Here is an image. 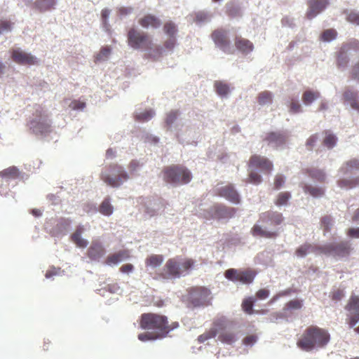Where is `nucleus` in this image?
Instances as JSON below:
<instances>
[{"instance_id":"obj_44","label":"nucleus","mask_w":359,"mask_h":359,"mask_svg":"<svg viewBox=\"0 0 359 359\" xmlns=\"http://www.w3.org/2000/svg\"><path fill=\"white\" fill-rule=\"evenodd\" d=\"M0 176L8 178H17L18 177V170L13 166L0 172Z\"/></svg>"},{"instance_id":"obj_41","label":"nucleus","mask_w":359,"mask_h":359,"mask_svg":"<svg viewBox=\"0 0 359 359\" xmlns=\"http://www.w3.org/2000/svg\"><path fill=\"white\" fill-rule=\"evenodd\" d=\"M164 32L169 36V37H175L177 32V27L172 21L166 22L163 25Z\"/></svg>"},{"instance_id":"obj_42","label":"nucleus","mask_w":359,"mask_h":359,"mask_svg":"<svg viewBox=\"0 0 359 359\" xmlns=\"http://www.w3.org/2000/svg\"><path fill=\"white\" fill-rule=\"evenodd\" d=\"M111 53V48L109 46L102 47L95 57V62L106 60Z\"/></svg>"},{"instance_id":"obj_46","label":"nucleus","mask_w":359,"mask_h":359,"mask_svg":"<svg viewBox=\"0 0 359 359\" xmlns=\"http://www.w3.org/2000/svg\"><path fill=\"white\" fill-rule=\"evenodd\" d=\"M154 115V111L150 109L137 114L135 117L137 121L144 122L150 120Z\"/></svg>"},{"instance_id":"obj_60","label":"nucleus","mask_w":359,"mask_h":359,"mask_svg":"<svg viewBox=\"0 0 359 359\" xmlns=\"http://www.w3.org/2000/svg\"><path fill=\"white\" fill-rule=\"evenodd\" d=\"M226 13L227 15L231 18H234L240 15L239 8L233 6L227 8Z\"/></svg>"},{"instance_id":"obj_47","label":"nucleus","mask_w":359,"mask_h":359,"mask_svg":"<svg viewBox=\"0 0 359 359\" xmlns=\"http://www.w3.org/2000/svg\"><path fill=\"white\" fill-rule=\"evenodd\" d=\"M255 301V299L250 297L243 302L242 308L245 313L248 314H252L253 313L252 308Z\"/></svg>"},{"instance_id":"obj_6","label":"nucleus","mask_w":359,"mask_h":359,"mask_svg":"<svg viewBox=\"0 0 359 359\" xmlns=\"http://www.w3.org/2000/svg\"><path fill=\"white\" fill-rule=\"evenodd\" d=\"M33 116L34 118L29 123V128L33 133L46 135L51 132L50 123L48 121V116L45 114L42 107L36 106Z\"/></svg>"},{"instance_id":"obj_45","label":"nucleus","mask_w":359,"mask_h":359,"mask_svg":"<svg viewBox=\"0 0 359 359\" xmlns=\"http://www.w3.org/2000/svg\"><path fill=\"white\" fill-rule=\"evenodd\" d=\"M291 195L289 192L285 191V192H280L275 201V204L277 206H281L286 205L287 203V201L290 198Z\"/></svg>"},{"instance_id":"obj_39","label":"nucleus","mask_w":359,"mask_h":359,"mask_svg":"<svg viewBox=\"0 0 359 359\" xmlns=\"http://www.w3.org/2000/svg\"><path fill=\"white\" fill-rule=\"evenodd\" d=\"M113 206L110 203L109 198H106L103 200L99 207V212L105 216H109L113 213Z\"/></svg>"},{"instance_id":"obj_48","label":"nucleus","mask_w":359,"mask_h":359,"mask_svg":"<svg viewBox=\"0 0 359 359\" xmlns=\"http://www.w3.org/2000/svg\"><path fill=\"white\" fill-rule=\"evenodd\" d=\"M344 13H346V20L348 22L359 25V12L351 11Z\"/></svg>"},{"instance_id":"obj_50","label":"nucleus","mask_w":359,"mask_h":359,"mask_svg":"<svg viewBox=\"0 0 359 359\" xmlns=\"http://www.w3.org/2000/svg\"><path fill=\"white\" fill-rule=\"evenodd\" d=\"M302 301L295 299L286 304V307L290 310L300 309L302 307Z\"/></svg>"},{"instance_id":"obj_8","label":"nucleus","mask_w":359,"mask_h":359,"mask_svg":"<svg viewBox=\"0 0 359 359\" xmlns=\"http://www.w3.org/2000/svg\"><path fill=\"white\" fill-rule=\"evenodd\" d=\"M351 50L356 53L359 52V41L358 39H352L341 44L336 55L337 65L338 67H346L348 66Z\"/></svg>"},{"instance_id":"obj_13","label":"nucleus","mask_w":359,"mask_h":359,"mask_svg":"<svg viewBox=\"0 0 359 359\" xmlns=\"http://www.w3.org/2000/svg\"><path fill=\"white\" fill-rule=\"evenodd\" d=\"M11 58L17 64L21 65H34L37 64V59L20 48H13L11 50Z\"/></svg>"},{"instance_id":"obj_54","label":"nucleus","mask_w":359,"mask_h":359,"mask_svg":"<svg viewBox=\"0 0 359 359\" xmlns=\"http://www.w3.org/2000/svg\"><path fill=\"white\" fill-rule=\"evenodd\" d=\"M318 140V134L311 135L306 142V146L309 150H312L316 143Z\"/></svg>"},{"instance_id":"obj_27","label":"nucleus","mask_w":359,"mask_h":359,"mask_svg":"<svg viewBox=\"0 0 359 359\" xmlns=\"http://www.w3.org/2000/svg\"><path fill=\"white\" fill-rule=\"evenodd\" d=\"M236 48L243 53H248L253 50V44L248 39L237 36L234 39Z\"/></svg>"},{"instance_id":"obj_64","label":"nucleus","mask_w":359,"mask_h":359,"mask_svg":"<svg viewBox=\"0 0 359 359\" xmlns=\"http://www.w3.org/2000/svg\"><path fill=\"white\" fill-rule=\"evenodd\" d=\"M347 235L351 238H359V227L349 229L347 231Z\"/></svg>"},{"instance_id":"obj_23","label":"nucleus","mask_w":359,"mask_h":359,"mask_svg":"<svg viewBox=\"0 0 359 359\" xmlns=\"http://www.w3.org/2000/svg\"><path fill=\"white\" fill-rule=\"evenodd\" d=\"M139 25L143 28L158 29L161 26V20L153 14H147L138 20Z\"/></svg>"},{"instance_id":"obj_43","label":"nucleus","mask_w":359,"mask_h":359,"mask_svg":"<svg viewBox=\"0 0 359 359\" xmlns=\"http://www.w3.org/2000/svg\"><path fill=\"white\" fill-rule=\"evenodd\" d=\"M337 32L334 29H325L320 35V39L323 41H330L336 39Z\"/></svg>"},{"instance_id":"obj_30","label":"nucleus","mask_w":359,"mask_h":359,"mask_svg":"<svg viewBox=\"0 0 359 359\" xmlns=\"http://www.w3.org/2000/svg\"><path fill=\"white\" fill-rule=\"evenodd\" d=\"M302 187L305 194H309L314 198L321 197L325 194L323 187H315L308 184H302Z\"/></svg>"},{"instance_id":"obj_58","label":"nucleus","mask_w":359,"mask_h":359,"mask_svg":"<svg viewBox=\"0 0 359 359\" xmlns=\"http://www.w3.org/2000/svg\"><path fill=\"white\" fill-rule=\"evenodd\" d=\"M69 107L74 110L83 109L86 107V103L84 102L75 100L70 103Z\"/></svg>"},{"instance_id":"obj_25","label":"nucleus","mask_w":359,"mask_h":359,"mask_svg":"<svg viewBox=\"0 0 359 359\" xmlns=\"http://www.w3.org/2000/svg\"><path fill=\"white\" fill-rule=\"evenodd\" d=\"M322 245H312L310 243H304L300 245L295 251V254L297 257H303L306 256L309 253H315L316 255H323L320 249Z\"/></svg>"},{"instance_id":"obj_38","label":"nucleus","mask_w":359,"mask_h":359,"mask_svg":"<svg viewBox=\"0 0 359 359\" xmlns=\"http://www.w3.org/2000/svg\"><path fill=\"white\" fill-rule=\"evenodd\" d=\"M339 187L342 189H353L358 186L359 184V177L351 179V180H346V179H342L339 180L337 182Z\"/></svg>"},{"instance_id":"obj_51","label":"nucleus","mask_w":359,"mask_h":359,"mask_svg":"<svg viewBox=\"0 0 359 359\" xmlns=\"http://www.w3.org/2000/svg\"><path fill=\"white\" fill-rule=\"evenodd\" d=\"M176 41L175 37H169V39L165 40L163 43L164 49L168 51H172L175 46Z\"/></svg>"},{"instance_id":"obj_53","label":"nucleus","mask_w":359,"mask_h":359,"mask_svg":"<svg viewBox=\"0 0 359 359\" xmlns=\"http://www.w3.org/2000/svg\"><path fill=\"white\" fill-rule=\"evenodd\" d=\"M179 112L177 110L170 111L166 116V124L168 126L172 125L177 118Z\"/></svg>"},{"instance_id":"obj_62","label":"nucleus","mask_w":359,"mask_h":359,"mask_svg":"<svg viewBox=\"0 0 359 359\" xmlns=\"http://www.w3.org/2000/svg\"><path fill=\"white\" fill-rule=\"evenodd\" d=\"M60 268L52 267L46 271L45 277L46 278H49L54 276H57L60 273Z\"/></svg>"},{"instance_id":"obj_55","label":"nucleus","mask_w":359,"mask_h":359,"mask_svg":"<svg viewBox=\"0 0 359 359\" xmlns=\"http://www.w3.org/2000/svg\"><path fill=\"white\" fill-rule=\"evenodd\" d=\"M12 28V23L6 20L0 19V34L11 31Z\"/></svg>"},{"instance_id":"obj_37","label":"nucleus","mask_w":359,"mask_h":359,"mask_svg":"<svg viewBox=\"0 0 359 359\" xmlns=\"http://www.w3.org/2000/svg\"><path fill=\"white\" fill-rule=\"evenodd\" d=\"M323 134L325 135V138L323 141V145L328 149L333 148L336 145L337 141V137L329 130H325Z\"/></svg>"},{"instance_id":"obj_28","label":"nucleus","mask_w":359,"mask_h":359,"mask_svg":"<svg viewBox=\"0 0 359 359\" xmlns=\"http://www.w3.org/2000/svg\"><path fill=\"white\" fill-rule=\"evenodd\" d=\"M83 231V226L79 225L76 227L75 231L71 236L72 241L76 245V246L82 248H86L88 244V242L81 237Z\"/></svg>"},{"instance_id":"obj_17","label":"nucleus","mask_w":359,"mask_h":359,"mask_svg":"<svg viewBox=\"0 0 359 359\" xmlns=\"http://www.w3.org/2000/svg\"><path fill=\"white\" fill-rule=\"evenodd\" d=\"M207 296L206 290L203 287H193L189 291L187 300L192 306H199L203 304Z\"/></svg>"},{"instance_id":"obj_2","label":"nucleus","mask_w":359,"mask_h":359,"mask_svg":"<svg viewBox=\"0 0 359 359\" xmlns=\"http://www.w3.org/2000/svg\"><path fill=\"white\" fill-rule=\"evenodd\" d=\"M330 341V334L324 329L317 326L308 327L297 341V346L303 351H310L315 347H323Z\"/></svg>"},{"instance_id":"obj_15","label":"nucleus","mask_w":359,"mask_h":359,"mask_svg":"<svg viewBox=\"0 0 359 359\" xmlns=\"http://www.w3.org/2000/svg\"><path fill=\"white\" fill-rule=\"evenodd\" d=\"M306 17L311 20L323 12L329 5V0H308Z\"/></svg>"},{"instance_id":"obj_26","label":"nucleus","mask_w":359,"mask_h":359,"mask_svg":"<svg viewBox=\"0 0 359 359\" xmlns=\"http://www.w3.org/2000/svg\"><path fill=\"white\" fill-rule=\"evenodd\" d=\"M253 236H259L266 238H276L279 233L277 231H269L258 224H255L250 231Z\"/></svg>"},{"instance_id":"obj_22","label":"nucleus","mask_w":359,"mask_h":359,"mask_svg":"<svg viewBox=\"0 0 359 359\" xmlns=\"http://www.w3.org/2000/svg\"><path fill=\"white\" fill-rule=\"evenodd\" d=\"M130 257V252L128 250H121L109 255L104 260V263L109 266L116 265L121 262L128 259Z\"/></svg>"},{"instance_id":"obj_59","label":"nucleus","mask_w":359,"mask_h":359,"mask_svg":"<svg viewBox=\"0 0 359 359\" xmlns=\"http://www.w3.org/2000/svg\"><path fill=\"white\" fill-rule=\"evenodd\" d=\"M322 225L323 226L325 232H328L330 229L332 224V219L330 217L325 216L321 219Z\"/></svg>"},{"instance_id":"obj_52","label":"nucleus","mask_w":359,"mask_h":359,"mask_svg":"<svg viewBox=\"0 0 359 359\" xmlns=\"http://www.w3.org/2000/svg\"><path fill=\"white\" fill-rule=\"evenodd\" d=\"M217 334V332L215 330H210L209 332H205V333H203V334H201L198 338V340L199 342L201 343H203L205 342L206 340L210 339V338H212V337H215Z\"/></svg>"},{"instance_id":"obj_4","label":"nucleus","mask_w":359,"mask_h":359,"mask_svg":"<svg viewBox=\"0 0 359 359\" xmlns=\"http://www.w3.org/2000/svg\"><path fill=\"white\" fill-rule=\"evenodd\" d=\"M100 179L108 186L118 187L129 178L123 168L117 163L105 165L100 173Z\"/></svg>"},{"instance_id":"obj_1","label":"nucleus","mask_w":359,"mask_h":359,"mask_svg":"<svg viewBox=\"0 0 359 359\" xmlns=\"http://www.w3.org/2000/svg\"><path fill=\"white\" fill-rule=\"evenodd\" d=\"M140 327L147 330L140 333L137 338L141 341H154L166 337L179 326L177 322L169 323L168 317L156 313H144L140 317Z\"/></svg>"},{"instance_id":"obj_21","label":"nucleus","mask_w":359,"mask_h":359,"mask_svg":"<svg viewBox=\"0 0 359 359\" xmlns=\"http://www.w3.org/2000/svg\"><path fill=\"white\" fill-rule=\"evenodd\" d=\"M264 140L267 142L269 145L278 148L286 143L287 136L280 132H270L266 135Z\"/></svg>"},{"instance_id":"obj_11","label":"nucleus","mask_w":359,"mask_h":359,"mask_svg":"<svg viewBox=\"0 0 359 359\" xmlns=\"http://www.w3.org/2000/svg\"><path fill=\"white\" fill-rule=\"evenodd\" d=\"M224 276L229 280L233 282L239 281L243 284H250L253 281L256 273L250 269L244 270L229 269L225 271Z\"/></svg>"},{"instance_id":"obj_35","label":"nucleus","mask_w":359,"mask_h":359,"mask_svg":"<svg viewBox=\"0 0 359 359\" xmlns=\"http://www.w3.org/2000/svg\"><path fill=\"white\" fill-rule=\"evenodd\" d=\"M273 94L269 90L260 92L257 97V102L259 105L264 106L271 104L273 102Z\"/></svg>"},{"instance_id":"obj_5","label":"nucleus","mask_w":359,"mask_h":359,"mask_svg":"<svg viewBox=\"0 0 359 359\" xmlns=\"http://www.w3.org/2000/svg\"><path fill=\"white\" fill-rule=\"evenodd\" d=\"M163 180L170 184H187L192 178L190 171L181 165H171L163 170Z\"/></svg>"},{"instance_id":"obj_7","label":"nucleus","mask_w":359,"mask_h":359,"mask_svg":"<svg viewBox=\"0 0 359 359\" xmlns=\"http://www.w3.org/2000/svg\"><path fill=\"white\" fill-rule=\"evenodd\" d=\"M127 39L128 46L136 50H146L147 48H151L153 45V40L147 33L134 27L129 29Z\"/></svg>"},{"instance_id":"obj_49","label":"nucleus","mask_w":359,"mask_h":359,"mask_svg":"<svg viewBox=\"0 0 359 359\" xmlns=\"http://www.w3.org/2000/svg\"><path fill=\"white\" fill-rule=\"evenodd\" d=\"M262 176L257 172L252 171L249 174L248 179L247 182L259 184L262 182Z\"/></svg>"},{"instance_id":"obj_31","label":"nucleus","mask_w":359,"mask_h":359,"mask_svg":"<svg viewBox=\"0 0 359 359\" xmlns=\"http://www.w3.org/2000/svg\"><path fill=\"white\" fill-rule=\"evenodd\" d=\"M339 170L344 175L351 173L356 170H359V160L356 158H353L346 161L340 168Z\"/></svg>"},{"instance_id":"obj_29","label":"nucleus","mask_w":359,"mask_h":359,"mask_svg":"<svg viewBox=\"0 0 359 359\" xmlns=\"http://www.w3.org/2000/svg\"><path fill=\"white\" fill-rule=\"evenodd\" d=\"M304 172L311 179L320 183H324L326 181V174L324 170L318 168H306Z\"/></svg>"},{"instance_id":"obj_12","label":"nucleus","mask_w":359,"mask_h":359,"mask_svg":"<svg viewBox=\"0 0 359 359\" xmlns=\"http://www.w3.org/2000/svg\"><path fill=\"white\" fill-rule=\"evenodd\" d=\"M211 39L215 46L227 54H233L234 50L231 46L228 32L223 28H217L211 34Z\"/></svg>"},{"instance_id":"obj_61","label":"nucleus","mask_w":359,"mask_h":359,"mask_svg":"<svg viewBox=\"0 0 359 359\" xmlns=\"http://www.w3.org/2000/svg\"><path fill=\"white\" fill-rule=\"evenodd\" d=\"M269 296V291L266 289L259 290L256 293V298L259 299H265Z\"/></svg>"},{"instance_id":"obj_36","label":"nucleus","mask_w":359,"mask_h":359,"mask_svg":"<svg viewBox=\"0 0 359 359\" xmlns=\"http://www.w3.org/2000/svg\"><path fill=\"white\" fill-rule=\"evenodd\" d=\"M320 94L318 91L306 90L302 95V101L304 104H311L313 101L319 98Z\"/></svg>"},{"instance_id":"obj_20","label":"nucleus","mask_w":359,"mask_h":359,"mask_svg":"<svg viewBox=\"0 0 359 359\" xmlns=\"http://www.w3.org/2000/svg\"><path fill=\"white\" fill-rule=\"evenodd\" d=\"M217 194L219 196L224 197L233 203H238L240 202L239 195L236 190L234 189L233 186L231 184H229L218 189Z\"/></svg>"},{"instance_id":"obj_10","label":"nucleus","mask_w":359,"mask_h":359,"mask_svg":"<svg viewBox=\"0 0 359 359\" xmlns=\"http://www.w3.org/2000/svg\"><path fill=\"white\" fill-rule=\"evenodd\" d=\"M346 311V322L353 328L359 322V297L352 294L344 307Z\"/></svg>"},{"instance_id":"obj_19","label":"nucleus","mask_w":359,"mask_h":359,"mask_svg":"<svg viewBox=\"0 0 359 359\" xmlns=\"http://www.w3.org/2000/svg\"><path fill=\"white\" fill-rule=\"evenodd\" d=\"M212 217L216 219L231 218L236 214V210L224 205H217L212 208Z\"/></svg>"},{"instance_id":"obj_24","label":"nucleus","mask_w":359,"mask_h":359,"mask_svg":"<svg viewBox=\"0 0 359 359\" xmlns=\"http://www.w3.org/2000/svg\"><path fill=\"white\" fill-rule=\"evenodd\" d=\"M343 100L345 104L359 112L358 93L349 89L346 90L343 93Z\"/></svg>"},{"instance_id":"obj_33","label":"nucleus","mask_w":359,"mask_h":359,"mask_svg":"<svg viewBox=\"0 0 359 359\" xmlns=\"http://www.w3.org/2000/svg\"><path fill=\"white\" fill-rule=\"evenodd\" d=\"M145 50H147V56L153 60H159L163 54V48L161 46H154L153 43L151 48H147Z\"/></svg>"},{"instance_id":"obj_16","label":"nucleus","mask_w":359,"mask_h":359,"mask_svg":"<svg viewBox=\"0 0 359 359\" xmlns=\"http://www.w3.org/2000/svg\"><path fill=\"white\" fill-rule=\"evenodd\" d=\"M284 217L277 211H266L259 215V222L265 225L278 226L283 223Z\"/></svg>"},{"instance_id":"obj_14","label":"nucleus","mask_w":359,"mask_h":359,"mask_svg":"<svg viewBox=\"0 0 359 359\" xmlns=\"http://www.w3.org/2000/svg\"><path fill=\"white\" fill-rule=\"evenodd\" d=\"M250 168H259L264 172L270 173L273 168V163L267 158L260 155H252L249 160Z\"/></svg>"},{"instance_id":"obj_9","label":"nucleus","mask_w":359,"mask_h":359,"mask_svg":"<svg viewBox=\"0 0 359 359\" xmlns=\"http://www.w3.org/2000/svg\"><path fill=\"white\" fill-rule=\"evenodd\" d=\"M320 249L323 255L338 257H347L351 251V244L347 241H341L339 243H327L322 245Z\"/></svg>"},{"instance_id":"obj_32","label":"nucleus","mask_w":359,"mask_h":359,"mask_svg":"<svg viewBox=\"0 0 359 359\" xmlns=\"http://www.w3.org/2000/svg\"><path fill=\"white\" fill-rule=\"evenodd\" d=\"M163 259L161 255H151L145 259V265L147 267L155 269L162 264Z\"/></svg>"},{"instance_id":"obj_40","label":"nucleus","mask_w":359,"mask_h":359,"mask_svg":"<svg viewBox=\"0 0 359 359\" xmlns=\"http://www.w3.org/2000/svg\"><path fill=\"white\" fill-rule=\"evenodd\" d=\"M216 93L220 96H226L229 93V86L227 83L217 81L214 83Z\"/></svg>"},{"instance_id":"obj_56","label":"nucleus","mask_w":359,"mask_h":359,"mask_svg":"<svg viewBox=\"0 0 359 359\" xmlns=\"http://www.w3.org/2000/svg\"><path fill=\"white\" fill-rule=\"evenodd\" d=\"M219 339L223 342L231 344L235 341V336L233 333L224 332L219 336Z\"/></svg>"},{"instance_id":"obj_3","label":"nucleus","mask_w":359,"mask_h":359,"mask_svg":"<svg viewBox=\"0 0 359 359\" xmlns=\"http://www.w3.org/2000/svg\"><path fill=\"white\" fill-rule=\"evenodd\" d=\"M195 264L190 258L175 257L167 260L162 271L157 274L162 279H173L180 278L184 273H188Z\"/></svg>"},{"instance_id":"obj_57","label":"nucleus","mask_w":359,"mask_h":359,"mask_svg":"<svg viewBox=\"0 0 359 359\" xmlns=\"http://www.w3.org/2000/svg\"><path fill=\"white\" fill-rule=\"evenodd\" d=\"M285 183L284 177L282 175L278 174L274 179V189H279Z\"/></svg>"},{"instance_id":"obj_34","label":"nucleus","mask_w":359,"mask_h":359,"mask_svg":"<svg viewBox=\"0 0 359 359\" xmlns=\"http://www.w3.org/2000/svg\"><path fill=\"white\" fill-rule=\"evenodd\" d=\"M56 0H36L34 6L40 12H44L54 8Z\"/></svg>"},{"instance_id":"obj_18","label":"nucleus","mask_w":359,"mask_h":359,"mask_svg":"<svg viewBox=\"0 0 359 359\" xmlns=\"http://www.w3.org/2000/svg\"><path fill=\"white\" fill-rule=\"evenodd\" d=\"M105 254V249L97 240L93 241L87 250V256L92 261H98Z\"/></svg>"},{"instance_id":"obj_63","label":"nucleus","mask_w":359,"mask_h":359,"mask_svg":"<svg viewBox=\"0 0 359 359\" xmlns=\"http://www.w3.org/2000/svg\"><path fill=\"white\" fill-rule=\"evenodd\" d=\"M139 167H140V163L136 160L131 161L128 165V169L131 174L136 172L137 170V169L139 168Z\"/></svg>"}]
</instances>
